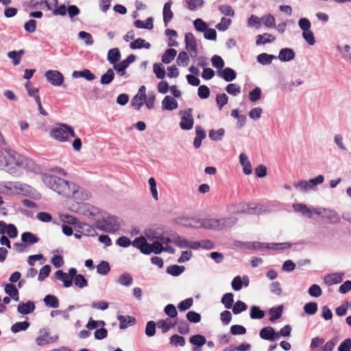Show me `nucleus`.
Masks as SVG:
<instances>
[{
    "mask_svg": "<svg viewBox=\"0 0 351 351\" xmlns=\"http://www.w3.org/2000/svg\"><path fill=\"white\" fill-rule=\"evenodd\" d=\"M43 181L49 188L65 197L85 199L88 196L84 195L82 187L58 176L45 173L43 176Z\"/></svg>",
    "mask_w": 351,
    "mask_h": 351,
    "instance_id": "obj_1",
    "label": "nucleus"
},
{
    "mask_svg": "<svg viewBox=\"0 0 351 351\" xmlns=\"http://www.w3.org/2000/svg\"><path fill=\"white\" fill-rule=\"evenodd\" d=\"M22 157L15 151L4 149L0 152V169L6 170L10 174L16 173L15 167H23Z\"/></svg>",
    "mask_w": 351,
    "mask_h": 351,
    "instance_id": "obj_2",
    "label": "nucleus"
},
{
    "mask_svg": "<svg viewBox=\"0 0 351 351\" xmlns=\"http://www.w3.org/2000/svg\"><path fill=\"white\" fill-rule=\"evenodd\" d=\"M121 227L119 217L114 215H105L101 221L97 222L96 228L106 232L113 233Z\"/></svg>",
    "mask_w": 351,
    "mask_h": 351,
    "instance_id": "obj_3",
    "label": "nucleus"
},
{
    "mask_svg": "<svg viewBox=\"0 0 351 351\" xmlns=\"http://www.w3.org/2000/svg\"><path fill=\"white\" fill-rule=\"evenodd\" d=\"M77 270L75 267H71L68 273L63 271L61 269L57 270L55 272V278L63 282V286L65 288L71 287L73 285V280L78 276Z\"/></svg>",
    "mask_w": 351,
    "mask_h": 351,
    "instance_id": "obj_4",
    "label": "nucleus"
},
{
    "mask_svg": "<svg viewBox=\"0 0 351 351\" xmlns=\"http://www.w3.org/2000/svg\"><path fill=\"white\" fill-rule=\"evenodd\" d=\"M193 109L187 108L184 110H180L181 121L179 123L180 127L183 130H190L193 128L194 119L192 115Z\"/></svg>",
    "mask_w": 351,
    "mask_h": 351,
    "instance_id": "obj_5",
    "label": "nucleus"
},
{
    "mask_svg": "<svg viewBox=\"0 0 351 351\" xmlns=\"http://www.w3.org/2000/svg\"><path fill=\"white\" fill-rule=\"evenodd\" d=\"M45 76L47 80L53 86H60L64 85V75L59 71L57 70H49L47 71Z\"/></svg>",
    "mask_w": 351,
    "mask_h": 351,
    "instance_id": "obj_6",
    "label": "nucleus"
},
{
    "mask_svg": "<svg viewBox=\"0 0 351 351\" xmlns=\"http://www.w3.org/2000/svg\"><path fill=\"white\" fill-rule=\"evenodd\" d=\"M132 245L143 254L149 255L152 252V244L148 243L143 236L135 238L132 241Z\"/></svg>",
    "mask_w": 351,
    "mask_h": 351,
    "instance_id": "obj_7",
    "label": "nucleus"
},
{
    "mask_svg": "<svg viewBox=\"0 0 351 351\" xmlns=\"http://www.w3.org/2000/svg\"><path fill=\"white\" fill-rule=\"evenodd\" d=\"M184 41L186 49L191 51V57H196L197 55V41L193 34L191 32L186 33L184 36Z\"/></svg>",
    "mask_w": 351,
    "mask_h": 351,
    "instance_id": "obj_8",
    "label": "nucleus"
},
{
    "mask_svg": "<svg viewBox=\"0 0 351 351\" xmlns=\"http://www.w3.org/2000/svg\"><path fill=\"white\" fill-rule=\"evenodd\" d=\"M278 335L277 331L271 326L263 327L259 332V336L262 339L272 342L278 340Z\"/></svg>",
    "mask_w": 351,
    "mask_h": 351,
    "instance_id": "obj_9",
    "label": "nucleus"
},
{
    "mask_svg": "<svg viewBox=\"0 0 351 351\" xmlns=\"http://www.w3.org/2000/svg\"><path fill=\"white\" fill-rule=\"evenodd\" d=\"M35 309V302L32 300H28L26 302H21L17 306V312L22 315L32 314Z\"/></svg>",
    "mask_w": 351,
    "mask_h": 351,
    "instance_id": "obj_10",
    "label": "nucleus"
},
{
    "mask_svg": "<svg viewBox=\"0 0 351 351\" xmlns=\"http://www.w3.org/2000/svg\"><path fill=\"white\" fill-rule=\"evenodd\" d=\"M189 341L191 344L195 346L192 349L193 351H201V348L206 343L205 336L201 334L191 336Z\"/></svg>",
    "mask_w": 351,
    "mask_h": 351,
    "instance_id": "obj_11",
    "label": "nucleus"
},
{
    "mask_svg": "<svg viewBox=\"0 0 351 351\" xmlns=\"http://www.w3.org/2000/svg\"><path fill=\"white\" fill-rule=\"evenodd\" d=\"M217 75L226 82H230L236 79L237 74L233 69L230 67H225L221 71H217Z\"/></svg>",
    "mask_w": 351,
    "mask_h": 351,
    "instance_id": "obj_12",
    "label": "nucleus"
},
{
    "mask_svg": "<svg viewBox=\"0 0 351 351\" xmlns=\"http://www.w3.org/2000/svg\"><path fill=\"white\" fill-rule=\"evenodd\" d=\"M51 136L60 142L67 141L66 131L65 127L61 126L55 127L50 131Z\"/></svg>",
    "mask_w": 351,
    "mask_h": 351,
    "instance_id": "obj_13",
    "label": "nucleus"
},
{
    "mask_svg": "<svg viewBox=\"0 0 351 351\" xmlns=\"http://www.w3.org/2000/svg\"><path fill=\"white\" fill-rule=\"evenodd\" d=\"M173 4L172 0L167 1L162 9V16H163V22L165 27H167L169 22L173 18V12L171 11V5Z\"/></svg>",
    "mask_w": 351,
    "mask_h": 351,
    "instance_id": "obj_14",
    "label": "nucleus"
},
{
    "mask_svg": "<svg viewBox=\"0 0 351 351\" xmlns=\"http://www.w3.org/2000/svg\"><path fill=\"white\" fill-rule=\"evenodd\" d=\"M197 222L200 223L199 228H204L205 229L219 230V221L218 219L213 218H205L198 219Z\"/></svg>",
    "mask_w": 351,
    "mask_h": 351,
    "instance_id": "obj_15",
    "label": "nucleus"
},
{
    "mask_svg": "<svg viewBox=\"0 0 351 351\" xmlns=\"http://www.w3.org/2000/svg\"><path fill=\"white\" fill-rule=\"evenodd\" d=\"M277 58H278L281 62H289L292 60H293L295 57V51L293 49L285 47L282 48L279 51L278 56H276Z\"/></svg>",
    "mask_w": 351,
    "mask_h": 351,
    "instance_id": "obj_16",
    "label": "nucleus"
},
{
    "mask_svg": "<svg viewBox=\"0 0 351 351\" xmlns=\"http://www.w3.org/2000/svg\"><path fill=\"white\" fill-rule=\"evenodd\" d=\"M117 318L119 322V328L121 330L126 329L129 326L134 325L136 322V318L131 315H119Z\"/></svg>",
    "mask_w": 351,
    "mask_h": 351,
    "instance_id": "obj_17",
    "label": "nucleus"
},
{
    "mask_svg": "<svg viewBox=\"0 0 351 351\" xmlns=\"http://www.w3.org/2000/svg\"><path fill=\"white\" fill-rule=\"evenodd\" d=\"M292 208L295 212L299 213L302 217L311 219L313 216L311 210L305 204L294 203L292 204Z\"/></svg>",
    "mask_w": 351,
    "mask_h": 351,
    "instance_id": "obj_18",
    "label": "nucleus"
},
{
    "mask_svg": "<svg viewBox=\"0 0 351 351\" xmlns=\"http://www.w3.org/2000/svg\"><path fill=\"white\" fill-rule=\"evenodd\" d=\"M343 275V273L328 274L324 276V282L328 286L339 284L342 282Z\"/></svg>",
    "mask_w": 351,
    "mask_h": 351,
    "instance_id": "obj_19",
    "label": "nucleus"
},
{
    "mask_svg": "<svg viewBox=\"0 0 351 351\" xmlns=\"http://www.w3.org/2000/svg\"><path fill=\"white\" fill-rule=\"evenodd\" d=\"M4 291L14 301L18 302L19 300V292L15 285L5 283L4 285Z\"/></svg>",
    "mask_w": 351,
    "mask_h": 351,
    "instance_id": "obj_20",
    "label": "nucleus"
},
{
    "mask_svg": "<svg viewBox=\"0 0 351 351\" xmlns=\"http://www.w3.org/2000/svg\"><path fill=\"white\" fill-rule=\"evenodd\" d=\"M218 221L219 223V230H221L234 226L237 223L238 219L236 217L231 216L218 219Z\"/></svg>",
    "mask_w": 351,
    "mask_h": 351,
    "instance_id": "obj_21",
    "label": "nucleus"
},
{
    "mask_svg": "<svg viewBox=\"0 0 351 351\" xmlns=\"http://www.w3.org/2000/svg\"><path fill=\"white\" fill-rule=\"evenodd\" d=\"M72 77L73 78L83 77L89 82L94 80L96 77L95 74L88 69H84L81 71H74L72 73Z\"/></svg>",
    "mask_w": 351,
    "mask_h": 351,
    "instance_id": "obj_22",
    "label": "nucleus"
},
{
    "mask_svg": "<svg viewBox=\"0 0 351 351\" xmlns=\"http://www.w3.org/2000/svg\"><path fill=\"white\" fill-rule=\"evenodd\" d=\"M196 136L193 140V146L195 148L198 149L202 145V141L206 136V132L205 130L200 125L195 127Z\"/></svg>",
    "mask_w": 351,
    "mask_h": 351,
    "instance_id": "obj_23",
    "label": "nucleus"
},
{
    "mask_svg": "<svg viewBox=\"0 0 351 351\" xmlns=\"http://www.w3.org/2000/svg\"><path fill=\"white\" fill-rule=\"evenodd\" d=\"M178 101L174 97L169 95H167L164 97L162 101V108L163 110L171 111L178 108Z\"/></svg>",
    "mask_w": 351,
    "mask_h": 351,
    "instance_id": "obj_24",
    "label": "nucleus"
},
{
    "mask_svg": "<svg viewBox=\"0 0 351 351\" xmlns=\"http://www.w3.org/2000/svg\"><path fill=\"white\" fill-rule=\"evenodd\" d=\"M283 313V305H278L273 306L269 308L268 313L269 315V320L271 322H274L280 319Z\"/></svg>",
    "mask_w": 351,
    "mask_h": 351,
    "instance_id": "obj_25",
    "label": "nucleus"
},
{
    "mask_svg": "<svg viewBox=\"0 0 351 351\" xmlns=\"http://www.w3.org/2000/svg\"><path fill=\"white\" fill-rule=\"evenodd\" d=\"M121 58V54L119 48L114 47L108 51L107 60L110 64L113 65L117 62H119Z\"/></svg>",
    "mask_w": 351,
    "mask_h": 351,
    "instance_id": "obj_26",
    "label": "nucleus"
},
{
    "mask_svg": "<svg viewBox=\"0 0 351 351\" xmlns=\"http://www.w3.org/2000/svg\"><path fill=\"white\" fill-rule=\"evenodd\" d=\"M276 40V37L273 35L264 33L263 34H258L256 36V44L257 46L271 43Z\"/></svg>",
    "mask_w": 351,
    "mask_h": 351,
    "instance_id": "obj_27",
    "label": "nucleus"
},
{
    "mask_svg": "<svg viewBox=\"0 0 351 351\" xmlns=\"http://www.w3.org/2000/svg\"><path fill=\"white\" fill-rule=\"evenodd\" d=\"M21 241L25 244L32 245L37 243L40 241V239L36 234L27 231L22 233Z\"/></svg>",
    "mask_w": 351,
    "mask_h": 351,
    "instance_id": "obj_28",
    "label": "nucleus"
},
{
    "mask_svg": "<svg viewBox=\"0 0 351 351\" xmlns=\"http://www.w3.org/2000/svg\"><path fill=\"white\" fill-rule=\"evenodd\" d=\"M130 47L132 49H141L145 48L149 49L151 47V44L147 42L145 39L138 38L130 43Z\"/></svg>",
    "mask_w": 351,
    "mask_h": 351,
    "instance_id": "obj_29",
    "label": "nucleus"
},
{
    "mask_svg": "<svg viewBox=\"0 0 351 351\" xmlns=\"http://www.w3.org/2000/svg\"><path fill=\"white\" fill-rule=\"evenodd\" d=\"M43 302L47 307L57 308L59 306L58 298L52 294H47L43 298Z\"/></svg>",
    "mask_w": 351,
    "mask_h": 351,
    "instance_id": "obj_30",
    "label": "nucleus"
},
{
    "mask_svg": "<svg viewBox=\"0 0 351 351\" xmlns=\"http://www.w3.org/2000/svg\"><path fill=\"white\" fill-rule=\"evenodd\" d=\"M265 315V313L260 306L252 305L250 308V317L252 319H261Z\"/></svg>",
    "mask_w": 351,
    "mask_h": 351,
    "instance_id": "obj_31",
    "label": "nucleus"
},
{
    "mask_svg": "<svg viewBox=\"0 0 351 351\" xmlns=\"http://www.w3.org/2000/svg\"><path fill=\"white\" fill-rule=\"evenodd\" d=\"M177 54V51L175 49L169 48L165 50V53L162 56V62L166 64L171 63Z\"/></svg>",
    "mask_w": 351,
    "mask_h": 351,
    "instance_id": "obj_32",
    "label": "nucleus"
},
{
    "mask_svg": "<svg viewBox=\"0 0 351 351\" xmlns=\"http://www.w3.org/2000/svg\"><path fill=\"white\" fill-rule=\"evenodd\" d=\"M277 57L273 54H268L267 53H262L257 56V62L262 65L270 64L273 60L276 59Z\"/></svg>",
    "mask_w": 351,
    "mask_h": 351,
    "instance_id": "obj_33",
    "label": "nucleus"
},
{
    "mask_svg": "<svg viewBox=\"0 0 351 351\" xmlns=\"http://www.w3.org/2000/svg\"><path fill=\"white\" fill-rule=\"evenodd\" d=\"M30 326V323L27 320L23 322H17L11 326V332L18 333L21 331H25Z\"/></svg>",
    "mask_w": 351,
    "mask_h": 351,
    "instance_id": "obj_34",
    "label": "nucleus"
},
{
    "mask_svg": "<svg viewBox=\"0 0 351 351\" xmlns=\"http://www.w3.org/2000/svg\"><path fill=\"white\" fill-rule=\"evenodd\" d=\"M184 270V266L171 265L167 267L166 272L172 276L177 277L181 275Z\"/></svg>",
    "mask_w": 351,
    "mask_h": 351,
    "instance_id": "obj_35",
    "label": "nucleus"
},
{
    "mask_svg": "<svg viewBox=\"0 0 351 351\" xmlns=\"http://www.w3.org/2000/svg\"><path fill=\"white\" fill-rule=\"evenodd\" d=\"M117 282L122 286L130 287L133 283V278L130 273L125 272L119 276Z\"/></svg>",
    "mask_w": 351,
    "mask_h": 351,
    "instance_id": "obj_36",
    "label": "nucleus"
},
{
    "mask_svg": "<svg viewBox=\"0 0 351 351\" xmlns=\"http://www.w3.org/2000/svg\"><path fill=\"white\" fill-rule=\"evenodd\" d=\"M114 75L113 69H108L107 71L101 76L100 83L102 85L110 84L114 79Z\"/></svg>",
    "mask_w": 351,
    "mask_h": 351,
    "instance_id": "obj_37",
    "label": "nucleus"
},
{
    "mask_svg": "<svg viewBox=\"0 0 351 351\" xmlns=\"http://www.w3.org/2000/svg\"><path fill=\"white\" fill-rule=\"evenodd\" d=\"M221 302L226 308L230 309L234 303V294L231 292L223 294L221 299Z\"/></svg>",
    "mask_w": 351,
    "mask_h": 351,
    "instance_id": "obj_38",
    "label": "nucleus"
},
{
    "mask_svg": "<svg viewBox=\"0 0 351 351\" xmlns=\"http://www.w3.org/2000/svg\"><path fill=\"white\" fill-rule=\"evenodd\" d=\"M23 53V49H20L19 51H10L8 53V56L12 60L13 64L16 66L20 63L21 56Z\"/></svg>",
    "mask_w": 351,
    "mask_h": 351,
    "instance_id": "obj_39",
    "label": "nucleus"
},
{
    "mask_svg": "<svg viewBox=\"0 0 351 351\" xmlns=\"http://www.w3.org/2000/svg\"><path fill=\"white\" fill-rule=\"evenodd\" d=\"M153 71L158 79L162 80L166 75L165 66L161 63H154Z\"/></svg>",
    "mask_w": 351,
    "mask_h": 351,
    "instance_id": "obj_40",
    "label": "nucleus"
},
{
    "mask_svg": "<svg viewBox=\"0 0 351 351\" xmlns=\"http://www.w3.org/2000/svg\"><path fill=\"white\" fill-rule=\"evenodd\" d=\"M225 134V130L223 128H219L217 130L213 129L209 130L208 136L212 141H219L222 139Z\"/></svg>",
    "mask_w": 351,
    "mask_h": 351,
    "instance_id": "obj_41",
    "label": "nucleus"
},
{
    "mask_svg": "<svg viewBox=\"0 0 351 351\" xmlns=\"http://www.w3.org/2000/svg\"><path fill=\"white\" fill-rule=\"evenodd\" d=\"M239 213H246L248 215H254L256 213L257 206L255 204H243L241 205Z\"/></svg>",
    "mask_w": 351,
    "mask_h": 351,
    "instance_id": "obj_42",
    "label": "nucleus"
},
{
    "mask_svg": "<svg viewBox=\"0 0 351 351\" xmlns=\"http://www.w3.org/2000/svg\"><path fill=\"white\" fill-rule=\"evenodd\" d=\"M261 23L269 28L276 27V20L274 16L271 14H267L262 16Z\"/></svg>",
    "mask_w": 351,
    "mask_h": 351,
    "instance_id": "obj_43",
    "label": "nucleus"
},
{
    "mask_svg": "<svg viewBox=\"0 0 351 351\" xmlns=\"http://www.w3.org/2000/svg\"><path fill=\"white\" fill-rule=\"evenodd\" d=\"M96 267L97 272L100 275L106 276L110 271V264L106 261H101Z\"/></svg>",
    "mask_w": 351,
    "mask_h": 351,
    "instance_id": "obj_44",
    "label": "nucleus"
},
{
    "mask_svg": "<svg viewBox=\"0 0 351 351\" xmlns=\"http://www.w3.org/2000/svg\"><path fill=\"white\" fill-rule=\"evenodd\" d=\"M231 23L232 20L230 18L223 16L221 19L220 22L215 25V28L220 32H225L229 28Z\"/></svg>",
    "mask_w": 351,
    "mask_h": 351,
    "instance_id": "obj_45",
    "label": "nucleus"
},
{
    "mask_svg": "<svg viewBox=\"0 0 351 351\" xmlns=\"http://www.w3.org/2000/svg\"><path fill=\"white\" fill-rule=\"evenodd\" d=\"M318 309L317 303L315 302H309L304 304L303 307L304 312L309 315H315Z\"/></svg>",
    "mask_w": 351,
    "mask_h": 351,
    "instance_id": "obj_46",
    "label": "nucleus"
},
{
    "mask_svg": "<svg viewBox=\"0 0 351 351\" xmlns=\"http://www.w3.org/2000/svg\"><path fill=\"white\" fill-rule=\"evenodd\" d=\"M113 71L114 70L117 74L120 76H125L128 77V75H126V69L128 68L127 66L123 62V61L120 60L119 62H117L113 65Z\"/></svg>",
    "mask_w": 351,
    "mask_h": 351,
    "instance_id": "obj_47",
    "label": "nucleus"
},
{
    "mask_svg": "<svg viewBox=\"0 0 351 351\" xmlns=\"http://www.w3.org/2000/svg\"><path fill=\"white\" fill-rule=\"evenodd\" d=\"M232 313L234 315H239L242 312L245 311L247 308V305L241 300H237L234 304H232Z\"/></svg>",
    "mask_w": 351,
    "mask_h": 351,
    "instance_id": "obj_48",
    "label": "nucleus"
},
{
    "mask_svg": "<svg viewBox=\"0 0 351 351\" xmlns=\"http://www.w3.org/2000/svg\"><path fill=\"white\" fill-rule=\"evenodd\" d=\"M43 332H44L43 335H40L36 338V343L39 346H42L49 343V341L47 339V337L49 336L48 329H40V333Z\"/></svg>",
    "mask_w": 351,
    "mask_h": 351,
    "instance_id": "obj_49",
    "label": "nucleus"
},
{
    "mask_svg": "<svg viewBox=\"0 0 351 351\" xmlns=\"http://www.w3.org/2000/svg\"><path fill=\"white\" fill-rule=\"evenodd\" d=\"M193 25L197 32L202 33L209 27L208 24L200 18H197L193 21Z\"/></svg>",
    "mask_w": 351,
    "mask_h": 351,
    "instance_id": "obj_50",
    "label": "nucleus"
},
{
    "mask_svg": "<svg viewBox=\"0 0 351 351\" xmlns=\"http://www.w3.org/2000/svg\"><path fill=\"white\" fill-rule=\"evenodd\" d=\"M173 242L178 247H189V241H188L186 238L181 237L178 234H176L173 237Z\"/></svg>",
    "mask_w": 351,
    "mask_h": 351,
    "instance_id": "obj_51",
    "label": "nucleus"
},
{
    "mask_svg": "<svg viewBox=\"0 0 351 351\" xmlns=\"http://www.w3.org/2000/svg\"><path fill=\"white\" fill-rule=\"evenodd\" d=\"M169 343L175 346H184L186 341L184 337L175 334L169 338Z\"/></svg>",
    "mask_w": 351,
    "mask_h": 351,
    "instance_id": "obj_52",
    "label": "nucleus"
},
{
    "mask_svg": "<svg viewBox=\"0 0 351 351\" xmlns=\"http://www.w3.org/2000/svg\"><path fill=\"white\" fill-rule=\"evenodd\" d=\"M291 246L290 243L285 242V243H267L266 248L268 250H284V249H289Z\"/></svg>",
    "mask_w": 351,
    "mask_h": 351,
    "instance_id": "obj_53",
    "label": "nucleus"
},
{
    "mask_svg": "<svg viewBox=\"0 0 351 351\" xmlns=\"http://www.w3.org/2000/svg\"><path fill=\"white\" fill-rule=\"evenodd\" d=\"M212 65L216 68L217 71H221L225 65L224 60L219 55H214L210 59Z\"/></svg>",
    "mask_w": 351,
    "mask_h": 351,
    "instance_id": "obj_54",
    "label": "nucleus"
},
{
    "mask_svg": "<svg viewBox=\"0 0 351 351\" xmlns=\"http://www.w3.org/2000/svg\"><path fill=\"white\" fill-rule=\"evenodd\" d=\"M42 5H45L47 10H52V8L47 0H41L40 1H36L35 0H31L29 2V7L32 9L41 8Z\"/></svg>",
    "mask_w": 351,
    "mask_h": 351,
    "instance_id": "obj_55",
    "label": "nucleus"
},
{
    "mask_svg": "<svg viewBox=\"0 0 351 351\" xmlns=\"http://www.w3.org/2000/svg\"><path fill=\"white\" fill-rule=\"evenodd\" d=\"M262 90L260 87L256 86L251 90L248 95V98L252 102H256L261 98Z\"/></svg>",
    "mask_w": 351,
    "mask_h": 351,
    "instance_id": "obj_56",
    "label": "nucleus"
},
{
    "mask_svg": "<svg viewBox=\"0 0 351 351\" xmlns=\"http://www.w3.org/2000/svg\"><path fill=\"white\" fill-rule=\"evenodd\" d=\"M193 304V300L192 298H188L180 302L178 304V308L180 312L185 311L189 309Z\"/></svg>",
    "mask_w": 351,
    "mask_h": 351,
    "instance_id": "obj_57",
    "label": "nucleus"
},
{
    "mask_svg": "<svg viewBox=\"0 0 351 351\" xmlns=\"http://www.w3.org/2000/svg\"><path fill=\"white\" fill-rule=\"evenodd\" d=\"M78 38L83 40L86 45H92L94 43V40L92 35L85 31H80L78 34Z\"/></svg>",
    "mask_w": 351,
    "mask_h": 351,
    "instance_id": "obj_58",
    "label": "nucleus"
},
{
    "mask_svg": "<svg viewBox=\"0 0 351 351\" xmlns=\"http://www.w3.org/2000/svg\"><path fill=\"white\" fill-rule=\"evenodd\" d=\"M247 26L254 27L258 29L261 27V18H258L254 14H252L247 19Z\"/></svg>",
    "mask_w": 351,
    "mask_h": 351,
    "instance_id": "obj_59",
    "label": "nucleus"
},
{
    "mask_svg": "<svg viewBox=\"0 0 351 351\" xmlns=\"http://www.w3.org/2000/svg\"><path fill=\"white\" fill-rule=\"evenodd\" d=\"M67 9V13L71 21H75V17L80 14V9L75 5H69Z\"/></svg>",
    "mask_w": 351,
    "mask_h": 351,
    "instance_id": "obj_60",
    "label": "nucleus"
},
{
    "mask_svg": "<svg viewBox=\"0 0 351 351\" xmlns=\"http://www.w3.org/2000/svg\"><path fill=\"white\" fill-rule=\"evenodd\" d=\"M186 317L187 321L193 324L199 323L202 318L201 315L199 313L193 311H189L186 315Z\"/></svg>",
    "mask_w": 351,
    "mask_h": 351,
    "instance_id": "obj_61",
    "label": "nucleus"
},
{
    "mask_svg": "<svg viewBox=\"0 0 351 351\" xmlns=\"http://www.w3.org/2000/svg\"><path fill=\"white\" fill-rule=\"evenodd\" d=\"M247 332L246 328L239 324L232 325L230 328V333L232 335H245Z\"/></svg>",
    "mask_w": 351,
    "mask_h": 351,
    "instance_id": "obj_62",
    "label": "nucleus"
},
{
    "mask_svg": "<svg viewBox=\"0 0 351 351\" xmlns=\"http://www.w3.org/2000/svg\"><path fill=\"white\" fill-rule=\"evenodd\" d=\"M73 282L75 285L80 289H83L88 286V280L85 276L81 274H78V276L74 278Z\"/></svg>",
    "mask_w": 351,
    "mask_h": 351,
    "instance_id": "obj_63",
    "label": "nucleus"
},
{
    "mask_svg": "<svg viewBox=\"0 0 351 351\" xmlns=\"http://www.w3.org/2000/svg\"><path fill=\"white\" fill-rule=\"evenodd\" d=\"M225 90L229 95L232 96H237L241 93V87L237 84H228Z\"/></svg>",
    "mask_w": 351,
    "mask_h": 351,
    "instance_id": "obj_64",
    "label": "nucleus"
}]
</instances>
